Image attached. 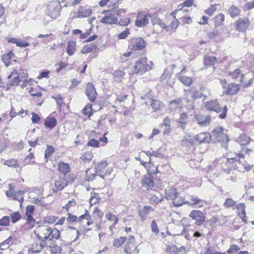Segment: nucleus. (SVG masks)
Returning <instances> with one entry per match:
<instances>
[{
    "label": "nucleus",
    "instance_id": "41",
    "mask_svg": "<svg viewBox=\"0 0 254 254\" xmlns=\"http://www.w3.org/2000/svg\"><path fill=\"white\" fill-rule=\"evenodd\" d=\"M238 142L241 145H246L250 142V138L246 134H243L240 135L237 139Z\"/></svg>",
    "mask_w": 254,
    "mask_h": 254
},
{
    "label": "nucleus",
    "instance_id": "4",
    "mask_svg": "<svg viewBox=\"0 0 254 254\" xmlns=\"http://www.w3.org/2000/svg\"><path fill=\"white\" fill-rule=\"evenodd\" d=\"M223 128L221 127H217L211 132V140L212 142H220L223 143H227L229 138L227 134L223 132Z\"/></svg>",
    "mask_w": 254,
    "mask_h": 254
},
{
    "label": "nucleus",
    "instance_id": "25",
    "mask_svg": "<svg viewBox=\"0 0 254 254\" xmlns=\"http://www.w3.org/2000/svg\"><path fill=\"white\" fill-rule=\"evenodd\" d=\"M92 10L91 8L79 6L77 11V17L83 18L89 16L92 13Z\"/></svg>",
    "mask_w": 254,
    "mask_h": 254
},
{
    "label": "nucleus",
    "instance_id": "15",
    "mask_svg": "<svg viewBox=\"0 0 254 254\" xmlns=\"http://www.w3.org/2000/svg\"><path fill=\"white\" fill-rule=\"evenodd\" d=\"M195 118L198 125L201 127H205L209 125L211 122V118L210 116L203 114H197Z\"/></svg>",
    "mask_w": 254,
    "mask_h": 254
},
{
    "label": "nucleus",
    "instance_id": "40",
    "mask_svg": "<svg viewBox=\"0 0 254 254\" xmlns=\"http://www.w3.org/2000/svg\"><path fill=\"white\" fill-rule=\"evenodd\" d=\"M38 37L39 38H45V39H43L42 41V42L45 44H47L55 40V37L52 33L45 35L40 34L38 36Z\"/></svg>",
    "mask_w": 254,
    "mask_h": 254
},
{
    "label": "nucleus",
    "instance_id": "48",
    "mask_svg": "<svg viewBox=\"0 0 254 254\" xmlns=\"http://www.w3.org/2000/svg\"><path fill=\"white\" fill-rule=\"evenodd\" d=\"M151 201L155 203H158L161 202L163 199V195L159 192H157L151 197Z\"/></svg>",
    "mask_w": 254,
    "mask_h": 254
},
{
    "label": "nucleus",
    "instance_id": "56",
    "mask_svg": "<svg viewBox=\"0 0 254 254\" xmlns=\"http://www.w3.org/2000/svg\"><path fill=\"white\" fill-rule=\"evenodd\" d=\"M224 205L226 207H232L233 209H235L236 202L231 198H227L224 202Z\"/></svg>",
    "mask_w": 254,
    "mask_h": 254
},
{
    "label": "nucleus",
    "instance_id": "47",
    "mask_svg": "<svg viewBox=\"0 0 254 254\" xmlns=\"http://www.w3.org/2000/svg\"><path fill=\"white\" fill-rule=\"evenodd\" d=\"M4 164L9 167L16 168L19 166L18 161L14 159L5 160L4 162Z\"/></svg>",
    "mask_w": 254,
    "mask_h": 254
},
{
    "label": "nucleus",
    "instance_id": "19",
    "mask_svg": "<svg viewBox=\"0 0 254 254\" xmlns=\"http://www.w3.org/2000/svg\"><path fill=\"white\" fill-rule=\"evenodd\" d=\"M47 247H48V245L44 242L42 243L39 241H35L31 245V248L28 249V252L29 253H40L43 248H46Z\"/></svg>",
    "mask_w": 254,
    "mask_h": 254
},
{
    "label": "nucleus",
    "instance_id": "53",
    "mask_svg": "<svg viewBox=\"0 0 254 254\" xmlns=\"http://www.w3.org/2000/svg\"><path fill=\"white\" fill-rule=\"evenodd\" d=\"M126 241V238L125 237H121L119 239H115L113 241V246L116 248H119L123 245Z\"/></svg>",
    "mask_w": 254,
    "mask_h": 254
},
{
    "label": "nucleus",
    "instance_id": "6",
    "mask_svg": "<svg viewBox=\"0 0 254 254\" xmlns=\"http://www.w3.org/2000/svg\"><path fill=\"white\" fill-rule=\"evenodd\" d=\"M152 69L151 65L147 63V58L143 57L140 58L135 62L133 72L136 73H143Z\"/></svg>",
    "mask_w": 254,
    "mask_h": 254
},
{
    "label": "nucleus",
    "instance_id": "34",
    "mask_svg": "<svg viewBox=\"0 0 254 254\" xmlns=\"http://www.w3.org/2000/svg\"><path fill=\"white\" fill-rule=\"evenodd\" d=\"M228 14L232 18H235L240 15L241 10L235 5H232L228 10Z\"/></svg>",
    "mask_w": 254,
    "mask_h": 254
},
{
    "label": "nucleus",
    "instance_id": "16",
    "mask_svg": "<svg viewBox=\"0 0 254 254\" xmlns=\"http://www.w3.org/2000/svg\"><path fill=\"white\" fill-rule=\"evenodd\" d=\"M85 94L90 101L94 102L96 98L97 92L93 85L88 83L86 85Z\"/></svg>",
    "mask_w": 254,
    "mask_h": 254
},
{
    "label": "nucleus",
    "instance_id": "38",
    "mask_svg": "<svg viewBox=\"0 0 254 254\" xmlns=\"http://www.w3.org/2000/svg\"><path fill=\"white\" fill-rule=\"evenodd\" d=\"M69 166L67 163L59 162L58 164L59 171L64 175L69 171Z\"/></svg>",
    "mask_w": 254,
    "mask_h": 254
},
{
    "label": "nucleus",
    "instance_id": "43",
    "mask_svg": "<svg viewBox=\"0 0 254 254\" xmlns=\"http://www.w3.org/2000/svg\"><path fill=\"white\" fill-rule=\"evenodd\" d=\"M217 62V59L214 56H205L204 64L206 66L214 65Z\"/></svg>",
    "mask_w": 254,
    "mask_h": 254
},
{
    "label": "nucleus",
    "instance_id": "27",
    "mask_svg": "<svg viewBox=\"0 0 254 254\" xmlns=\"http://www.w3.org/2000/svg\"><path fill=\"white\" fill-rule=\"evenodd\" d=\"M153 211V209L149 206H144L138 210V215L143 219L145 220L147 215Z\"/></svg>",
    "mask_w": 254,
    "mask_h": 254
},
{
    "label": "nucleus",
    "instance_id": "11",
    "mask_svg": "<svg viewBox=\"0 0 254 254\" xmlns=\"http://www.w3.org/2000/svg\"><path fill=\"white\" fill-rule=\"evenodd\" d=\"M134 242L135 238L134 236H129L124 250L126 254H137L139 253V250L137 249Z\"/></svg>",
    "mask_w": 254,
    "mask_h": 254
},
{
    "label": "nucleus",
    "instance_id": "35",
    "mask_svg": "<svg viewBox=\"0 0 254 254\" xmlns=\"http://www.w3.org/2000/svg\"><path fill=\"white\" fill-rule=\"evenodd\" d=\"M76 51V42L73 41H70L67 43L66 52L69 56L73 55Z\"/></svg>",
    "mask_w": 254,
    "mask_h": 254
},
{
    "label": "nucleus",
    "instance_id": "1",
    "mask_svg": "<svg viewBox=\"0 0 254 254\" xmlns=\"http://www.w3.org/2000/svg\"><path fill=\"white\" fill-rule=\"evenodd\" d=\"M36 237L42 242L46 240L52 241L58 239L60 237V231L56 229H52L46 226L38 227L35 231Z\"/></svg>",
    "mask_w": 254,
    "mask_h": 254
},
{
    "label": "nucleus",
    "instance_id": "55",
    "mask_svg": "<svg viewBox=\"0 0 254 254\" xmlns=\"http://www.w3.org/2000/svg\"><path fill=\"white\" fill-rule=\"evenodd\" d=\"M49 249L52 254H60L61 251V247L57 245L50 246Z\"/></svg>",
    "mask_w": 254,
    "mask_h": 254
},
{
    "label": "nucleus",
    "instance_id": "24",
    "mask_svg": "<svg viewBox=\"0 0 254 254\" xmlns=\"http://www.w3.org/2000/svg\"><path fill=\"white\" fill-rule=\"evenodd\" d=\"M142 186L146 190L152 189L154 188V181L151 177L145 176L141 181Z\"/></svg>",
    "mask_w": 254,
    "mask_h": 254
},
{
    "label": "nucleus",
    "instance_id": "62",
    "mask_svg": "<svg viewBox=\"0 0 254 254\" xmlns=\"http://www.w3.org/2000/svg\"><path fill=\"white\" fill-rule=\"evenodd\" d=\"M193 4V0H186L184 2L179 4L178 6V8H180L181 9L183 8L184 6L186 7H190L192 6Z\"/></svg>",
    "mask_w": 254,
    "mask_h": 254
},
{
    "label": "nucleus",
    "instance_id": "61",
    "mask_svg": "<svg viewBox=\"0 0 254 254\" xmlns=\"http://www.w3.org/2000/svg\"><path fill=\"white\" fill-rule=\"evenodd\" d=\"M151 231L157 235L159 234V230L157 224L155 220H153L151 223Z\"/></svg>",
    "mask_w": 254,
    "mask_h": 254
},
{
    "label": "nucleus",
    "instance_id": "12",
    "mask_svg": "<svg viewBox=\"0 0 254 254\" xmlns=\"http://www.w3.org/2000/svg\"><path fill=\"white\" fill-rule=\"evenodd\" d=\"M189 216L195 221V224L197 226H201L205 220L204 214L200 210H193L190 212Z\"/></svg>",
    "mask_w": 254,
    "mask_h": 254
},
{
    "label": "nucleus",
    "instance_id": "44",
    "mask_svg": "<svg viewBox=\"0 0 254 254\" xmlns=\"http://www.w3.org/2000/svg\"><path fill=\"white\" fill-rule=\"evenodd\" d=\"M236 208L238 210L239 215L242 218H245L246 216L245 206L243 203H239L236 205Z\"/></svg>",
    "mask_w": 254,
    "mask_h": 254
},
{
    "label": "nucleus",
    "instance_id": "10",
    "mask_svg": "<svg viewBox=\"0 0 254 254\" xmlns=\"http://www.w3.org/2000/svg\"><path fill=\"white\" fill-rule=\"evenodd\" d=\"M151 17V15L150 14L145 13L144 12H138L135 22V26L137 27L146 26L149 23V20Z\"/></svg>",
    "mask_w": 254,
    "mask_h": 254
},
{
    "label": "nucleus",
    "instance_id": "39",
    "mask_svg": "<svg viewBox=\"0 0 254 254\" xmlns=\"http://www.w3.org/2000/svg\"><path fill=\"white\" fill-rule=\"evenodd\" d=\"M225 20V16L222 13H219L214 18L215 27L222 25Z\"/></svg>",
    "mask_w": 254,
    "mask_h": 254
},
{
    "label": "nucleus",
    "instance_id": "57",
    "mask_svg": "<svg viewBox=\"0 0 254 254\" xmlns=\"http://www.w3.org/2000/svg\"><path fill=\"white\" fill-rule=\"evenodd\" d=\"M12 239L11 237L8 238L0 244V249L4 250L9 247L10 243H12Z\"/></svg>",
    "mask_w": 254,
    "mask_h": 254
},
{
    "label": "nucleus",
    "instance_id": "33",
    "mask_svg": "<svg viewBox=\"0 0 254 254\" xmlns=\"http://www.w3.org/2000/svg\"><path fill=\"white\" fill-rule=\"evenodd\" d=\"M245 189L246 190V197L250 200L254 201V187L249 185L248 186H245Z\"/></svg>",
    "mask_w": 254,
    "mask_h": 254
},
{
    "label": "nucleus",
    "instance_id": "49",
    "mask_svg": "<svg viewBox=\"0 0 254 254\" xmlns=\"http://www.w3.org/2000/svg\"><path fill=\"white\" fill-rule=\"evenodd\" d=\"M151 106L154 111L160 110L162 107V103L159 100H152Z\"/></svg>",
    "mask_w": 254,
    "mask_h": 254
},
{
    "label": "nucleus",
    "instance_id": "20",
    "mask_svg": "<svg viewBox=\"0 0 254 254\" xmlns=\"http://www.w3.org/2000/svg\"><path fill=\"white\" fill-rule=\"evenodd\" d=\"M86 213L79 217H77L76 215H74L70 213H68V217L67 218V221L69 222H80L83 223V221L85 220H88L90 218V216L89 214L88 213V211L86 210Z\"/></svg>",
    "mask_w": 254,
    "mask_h": 254
},
{
    "label": "nucleus",
    "instance_id": "23",
    "mask_svg": "<svg viewBox=\"0 0 254 254\" xmlns=\"http://www.w3.org/2000/svg\"><path fill=\"white\" fill-rule=\"evenodd\" d=\"M186 203L191 206L198 205V207H201L204 205V201L193 195H190L188 197V200L186 201Z\"/></svg>",
    "mask_w": 254,
    "mask_h": 254
},
{
    "label": "nucleus",
    "instance_id": "18",
    "mask_svg": "<svg viewBox=\"0 0 254 254\" xmlns=\"http://www.w3.org/2000/svg\"><path fill=\"white\" fill-rule=\"evenodd\" d=\"M195 143H209L211 140L210 134L207 132H200L194 136Z\"/></svg>",
    "mask_w": 254,
    "mask_h": 254
},
{
    "label": "nucleus",
    "instance_id": "50",
    "mask_svg": "<svg viewBox=\"0 0 254 254\" xmlns=\"http://www.w3.org/2000/svg\"><path fill=\"white\" fill-rule=\"evenodd\" d=\"M100 200V197L96 193H91V196L89 199V202L91 205L95 204Z\"/></svg>",
    "mask_w": 254,
    "mask_h": 254
},
{
    "label": "nucleus",
    "instance_id": "42",
    "mask_svg": "<svg viewBox=\"0 0 254 254\" xmlns=\"http://www.w3.org/2000/svg\"><path fill=\"white\" fill-rule=\"evenodd\" d=\"M179 79L183 84L187 86H190L192 83V79L190 77L180 75Z\"/></svg>",
    "mask_w": 254,
    "mask_h": 254
},
{
    "label": "nucleus",
    "instance_id": "36",
    "mask_svg": "<svg viewBox=\"0 0 254 254\" xmlns=\"http://www.w3.org/2000/svg\"><path fill=\"white\" fill-rule=\"evenodd\" d=\"M165 194L167 199L172 200L177 195V193L175 189L168 187L166 189Z\"/></svg>",
    "mask_w": 254,
    "mask_h": 254
},
{
    "label": "nucleus",
    "instance_id": "17",
    "mask_svg": "<svg viewBox=\"0 0 254 254\" xmlns=\"http://www.w3.org/2000/svg\"><path fill=\"white\" fill-rule=\"evenodd\" d=\"M248 74L249 73L246 74H242L240 69H236L232 72H230L229 75L232 78L234 79L240 78V81L242 83L244 84L245 86H248L249 83H247L245 81V76H247Z\"/></svg>",
    "mask_w": 254,
    "mask_h": 254
},
{
    "label": "nucleus",
    "instance_id": "30",
    "mask_svg": "<svg viewBox=\"0 0 254 254\" xmlns=\"http://www.w3.org/2000/svg\"><path fill=\"white\" fill-rule=\"evenodd\" d=\"M57 121L55 118L49 116L46 119L44 125L46 127L52 129L57 125Z\"/></svg>",
    "mask_w": 254,
    "mask_h": 254
},
{
    "label": "nucleus",
    "instance_id": "13",
    "mask_svg": "<svg viewBox=\"0 0 254 254\" xmlns=\"http://www.w3.org/2000/svg\"><path fill=\"white\" fill-rule=\"evenodd\" d=\"M8 78H12L11 85L16 86L19 84L21 81L25 82L27 81V76L23 75L21 74H19L17 70L14 69L10 75L8 76Z\"/></svg>",
    "mask_w": 254,
    "mask_h": 254
},
{
    "label": "nucleus",
    "instance_id": "32",
    "mask_svg": "<svg viewBox=\"0 0 254 254\" xmlns=\"http://www.w3.org/2000/svg\"><path fill=\"white\" fill-rule=\"evenodd\" d=\"M105 217L108 221L113 222V226H110V230L112 231L114 226L118 223L119 219L118 217L111 212H108L106 214Z\"/></svg>",
    "mask_w": 254,
    "mask_h": 254
},
{
    "label": "nucleus",
    "instance_id": "8",
    "mask_svg": "<svg viewBox=\"0 0 254 254\" xmlns=\"http://www.w3.org/2000/svg\"><path fill=\"white\" fill-rule=\"evenodd\" d=\"M108 163L106 161H102L100 162L96 167V174L101 178H104L105 175H110L113 169L111 168H107Z\"/></svg>",
    "mask_w": 254,
    "mask_h": 254
},
{
    "label": "nucleus",
    "instance_id": "37",
    "mask_svg": "<svg viewBox=\"0 0 254 254\" xmlns=\"http://www.w3.org/2000/svg\"><path fill=\"white\" fill-rule=\"evenodd\" d=\"M195 144V138H192L189 135H186L182 140V144L183 146L193 145Z\"/></svg>",
    "mask_w": 254,
    "mask_h": 254
},
{
    "label": "nucleus",
    "instance_id": "26",
    "mask_svg": "<svg viewBox=\"0 0 254 254\" xmlns=\"http://www.w3.org/2000/svg\"><path fill=\"white\" fill-rule=\"evenodd\" d=\"M67 185V181L64 177H59L56 181L55 183V187L57 190H62Z\"/></svg>",
    "mask_w": 254,
    "mask_h": 254
},
{
    "label": "nucleus",
    "instance_id": "54",
    "mask_svg": "<svg viewBox=\"0 0 254 254\" xmlns=\"http://www.w3.org/2000/svg\"><path fill=\"white\" fill-rule=\"evenodd\" d=\"M9 190L6 191L5 194L8 197L13 198L15 193V186L13 184L8 185Z\"/></svg>",
    "mask_w": 254,
    "mask_h": 254
},
{
    "label": "nucleus",
    "instance_id": "14",
    "mask_svg": "<svg viewBox=\"0 0 254 254\" xmlns=\"http://www.w3.org/2000/svg\"><path fill=\"white\" fill-rule=\"evenodd\" d=\"M145 47V42L142 38H137L129 45V48L133 51L141 50Z\"/></svg>",
    "mask_w": 254,
    "mask_h": 254
},
{
    "label": "nucleus",
    "instance_id": "22",
    "mask_svg": "<svg viewBox=\"0 0 254 254\" xmlns=\"http://www.w3.org/2000/svg\"><path fill=\"white\" fill-rule=\"evenodd\" d=\"M100 22L107 24H114L117 23L118 19L114 14L108 12Z\"/></svg>",
    "mask_w": 254,
    "mask_h": 254
},
{
    "label": "nucleus",
    "instance_id": "59",
    "mask_svg": "<svg viewBox=\"0 0 254 254\" xmlns=\"http://www.w3.org/2000/svg\"><path fill=\"white\" fill-rule=\"evenodd\" d=\"M186 95L188 97L190 96L192 97V99L196 98H200L202 96V94L199 91H195L194 93H191V92L189 91L187 92Z\"/></svg>",
    "mask_w": 254,
    "mask_h": 254
},
{
    "label": "nucleus",
    "instance_id": "46",
    "mask_svg": "<svg viewBox=\"0 0 254 254\" xmlns=\"http://www.w3.org/2000/svg\"><path fill=\"white\" fill-rule=\"evenodd\" d=\"M172 200H173L174 205L176 206H180L186 203L184 199L181 196H179L178 194L176 195Z\"/></svg>",
    "mask_w": 254,
    "mask_h": 254
},
{
    "label": "nucleus",
    "instance_id": "64",
    "mask_svg": "<svg viewBox=\"0 0 254 254\" xmlns=\"http://www.w3.org/2000/svg\"><path fill=\"white\" fill-rule=\"evenodd\" d=\"M94 217L96 219H101L103 216V214L101 210L97 207H95L93 212Z\"/></svg>",
    "mask_w": 254,
    "mask_h": 254
},
{
    "label": "nucleus",
    "instance_id": "28",
    "mask_svg": "<svg viewBox=\"0 0 254 254\" xmlns=\"http://www.w3.org/2000/svg\"><path fill=\"white\" fill-rule=\"evenodd\" d=\"M150 159L149 160V161L148 163H147V162L141 161V163L142 165L146 166L147 167V172L149 174L151 175V174H155L157 173V172H158L157 167L154 166L153 164L151 163L150 162Z\"/></svg>",
    "mask_w": 254,
    "mask_h": 254
},
{
    "label": "nucleus",
    "instance_id": "51",
    "mask_svg": "<svg viewBox=\"0 0 254 254\" xmlns=\"http://www.w3.org/2000/svg\"><path fill=\"white\" fill-rule=\"evenodd\" d=\"M180 22L177 19H175L172 22L170 25L167 26V31H171L175 30L179 25Z\"/></svg>",
    "mask_w": 254,
    "mask_h": 254
},
{
    "label": "nucleus",
    "instance_id": "2",
    "mask_svg": "<svg viewBox=\"0 0 254 254\" xmlns=\"http://www.w3.org/2000/svg\"><path fill=\"white\" fill-rule=\"evenodd\" d=\"M62 8L60 3L54 0L50 2L45 10L46 16L44 18V21L47 24L50 21L56 19L60 15V11Z\"/></svg>",
    "mask_w": 254,
    "mask_h": 254
},
{
    "label": "nucleus",
    "instance_id": "63",
    "mask_svg": "<svg viewBox=\"0 0 254 254\" xmlns=\"http://www.w3.org/2000/svg\"><path fill=\"white\" fill-rule=\"evenodd\" d=\"M125 75V72L121 70H117L113 73L114 77L116 78L117 79H120L123 77Z\"/></svg>",
    "mask_w": 254,
    "mask_h": 254
},
{
    "label": "nucleus",
    "instance_id": "58",
    "mask_svg": "<svg viewBox=\"0 0 254 254\" xmlns=\"http://www.w3.org/2000/svg\"><path fill=\"white\" fill-rule=\"evenodd\" d=\"M10 218L12 223H15L21 218V215L19 212L16 211L10 214Z\"/></svg>",
    "mask_w": 254,
    "mask_h": 254
},
{
    "label": "nucleus",
    "instance_id": "21",
    "mask_svg": "<svg viewBox=\"0 0 254 254\" xmlns=\"http://www.w3.org/2000/svg\"><path fill=\"white\" fill-rule=\"evenodd\" d=\"M183 106L182 99L178 98L172 100L169 103V112L173 113L177 110H180L183 107Z\"/></svg>",
    "mask_w": 254,
    "mask_h": 254
},
{
    "label": "nucleus",
    "instance_id": "7",
    "mask_svg": "<svg viewBox=\"0 0 254 254\" xmlns=\"http://www.w3.org/2000/svg\"><path fill=\"white\" fill-rule=\"evenodd\" d=\"M220 83L224 89V93L228 95L236 94L240 89V85L234 83L227 84L226 79H220Z\"/></svg>",
    "mask_w": 254,
    "mask_h": 254
},
{
    "label": "nucleus",
    "instance_id": "31",
    "mask_svg": "<svg viewBox=\"0 0 254 254\" xmlns=\"http://www.w3.org/2000/svg\"><path fill=\"white\" fill-rule=\"evenodd\" d=\"M34 211V206L33 205H28L26 209V216L27 220L29 222H34V219L33 218V214Z\"/></svg>",
    "mask_w": 254,
    "mask_h": 254
},
{
    "label": "nucleus",
    "instance_id": "60",
    "mask_svg": "<svg viewBox=\"0 0 254 254\" xmlns=\"http://www.w3.org/2000/svg\"><path fill=\"white\" fill-rule=\"evenodd\" d=\"M54 151L55 149L52 146L48 145L47 148L45 151V157L46 158L50 157Z\"/></svg>",
    "mask_w": 254,
    "mask_h": 254
},
{
    "label": "nucleus",
    "instance_id": "3",
    "mask_svg": "<svg viewBox=\"0 0 254 254\" xmlns=\"http://www.w3.org/2000/svg\"><path fill=\"white\" fill-rule=\"evenodd\" d=\"M205 107L207 110L214 111L216 113L222 112V113L219 115V118L221 119H225L226 117L228 110L227 106H225L222 108L217 100H211L206 102L205 105Z\"/></svg>",
    "mask_w": 254,
    "mask_h": 254
},
{
    "label": "nucleus",
    "instance_id": "52",
    "mask_svg": "<svg viewBox=\"0 0 254 254\" xmlns=\"http://www.w3.org/2000/svg\"><path fill=\"white\" fill-rule=\"evenodd\" d=\"M95 48V46L92 44L85 45L82 48L81 53L82 54H87L91 52Z\"/></svg>",
    "mask_w": 254,
    "mask_h": 254
},
{
    "label": "nucleus",
    "instance_id": "9",
    "mask_svg": "<svg viewBox=\"0 0 254 254\" xmlns=\"http://www.w3.org/2000/svg\"><path fill=\"white\" fill-rule=\"evenodd\" d=\"M251 24V21L248 17H244L238 19L234 23L237 30L240 32H245Z\"/></svg>",
    "mask_w": 254,
    "mask_h": 254
},
{
    "label": "nucleus",
    "instance_id": "5",
    "mask_svg": "<svg viewBox=\"0 0 254 254\" xmlns=\"http://www.w3.org/2000/svg\"><path fill=\"white\" fill-rule=\"evenodd\" d=\"M234 158H231L229 160H226L225 162H223L222 163V169L225 172L226 174H229L233 170L235 169H239V171H242L243 169L249 171L251 169L252 167L251 166H244V168L241 167L238 165V164H232V160Z\"/></svg>",
    "mask_w": 254,
    "mask_h": 254
},
{
    "label": "nucleus",
    "instance_id": "45",
    "mask_svg": "<svg viewBox=\"0 0 254 254\" xmlns=\"http://www.w3.org/2000/svg\"><path fill=\"white\" fill-rule=\"evenodd\" d=\"M24 190H19L15 192L12 199L18 200L20 203H22L24 200Z\"/></svg>",
    "mask_w": 254,
    "mask_h": 254
},
{
    "label": "nucleus",
    "instance_id": "29",
    "mask_svg": "<svg viewBox=\"0 0 254 254\" xmlns=\"http://www.w3.org/2000/svg\"><path fill=\"white\" fill-rule=\"evenodd\" d=\"M228 158L227 159V160H229L231 158H234L232 160V164H238V166H241V163L240 162V160L238 159H239L241 157H244V156L242 153H240L239 154L233 153H230L228 154Z\"/></svg>",
    "mask_w": 254,
    "mask_h": 254
}]
</instances>
